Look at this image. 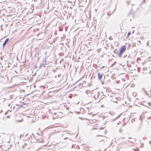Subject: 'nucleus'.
<instances>
[{"label":"nucleus","mask_w":151,"mask_h":151,"mask_svg":"<svg viewBox=\"0 0 151 151\" xmlns=\"http://www.w3.org/2000/svg\"><path fill=\"white\" fill-rule=\"evenodd\" d=\"M126 48L127 46L126 45H124L121 47L119 50V53L118 54V56L119 57H122V54L125 51Z\"/></svg>","instance_id":"f257e3e1"},{"label":"nucleus","mask_w":151,"mask_h":151,"mask_svg":"<svg viewBox=\"0 0 151 151\" xmlns=\"http://www.w3.org/2000/svg\"><path fill=\"white\" fill-rule=\"evenodd\" d=\"M104 136L100 135H98L96 137V139L99 142H101L103 141H104Z\"/></svg>","instance_id":"f03ea898"},{"label":"nucleus","mask_w":151,"mask_h":151,"mask_svg":"<svg viewBox=\"0 0 151 151\" xmlns=\"http://www.w3.org/2000/svg\"><path fill=\"white\" fill-rule=\"evenodd\" d=\"M98 78L99 79L101 80L102 78V76H103V74L102 73H99L98 74Z\"/></svg>","instance_id":"7ed1b4c3"},{"label":"nucleus","mask_w":151,"mask_h":151,"mask_svg":"<svg viewBox=\"0 0 151 151\" xmlns=\"http://www.w3.org/2000/svg\"><path fill=\"white\" fill-rule=\"evenodd\" d=\"M9 40V38H7V39L5 41V42H4L3 44V46L4 47L5 46V45H6V43H7V42H8V41Z\"/></svg>","instance_id":"20e7f679"},{"label":"nucleus","mask_w":151,"mask_h":151,"mask_svg":"<svg viewBox=\"0 0 151 151\" xmlns=\"http://www.w3.org/2000/svg\"><path fill=\"white\" fill-rule=\"evenodd\" d=\"M23 121V119L22 118H21L20 119L17 120L16 121L17 122H22Z\"/></svg>","instance_id":"39448f33"},{"label":"nucleus","mask_w":151,"mask_h":151,"mask_svg":"<svg viewBox=\"0 0 151 151\" xmlns=\"http://www.w3.org/2000/svg\"><path fill=\"white\" fill-rule=\"evenodd\" d=\"M76 0H69V2L70 3H72L73 2L75 3Z\"/></svg>","instance_id":"423d86ee"},{"label":"nucleus","mask_w":151,"mask_h":151,"mask_svg":"<svg viewBox=\"0 0 151 151\" xmlns=\"http://www.w3.org/2000/svg\"><path fill=\"white\" fill-rule=\"evenodd\" d=\"M37 140L38 141H39V142H43V140L42 139H37Z\"/></svg>","instance_id":"0eeeda50"},{"label":"nucleus","mask_w":151,"mask_h":151,"mask_svg":"<svg viewBox=\"0 0 151 151\" xmlns=\"http://www.w3.org/2000/svg\"><path fill=\"white\" fill-rule=\"evenodd\" d=\"M132 150H134V151H139V149L138 148L133 149Z\"/></svg>","instance_id":"6e6552de"},{"label":"nucleus","mask_w":151,"mask_h":151,"mask_svg":"<svg viewBox=\"0 0 151 151\" xmlns=\"http://www.w3.org/2000/svg\"><path fill=\"white\" fill-rule=\"evenodd\" d=\"M130 35V32H129L127 34V37H129Z\"/></svg>","instance_id":"1a4fd4ad"},{"label":"nucleus","mask_w":151,"mask_h":151,"mask_svg":"<svg viewBox=\"0 0 151 151\" xmlns=\"http://www.w3.org/2000/svg\"><path fill=\"white\" fill-rule=\"evenodd\" d=\"M1 146H0V147H1Z\"/></svg>","instance_id":"9d476101"}]
</instances>
